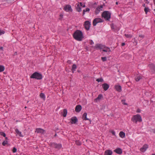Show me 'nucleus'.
I'll use <instances>...</instances> for the list:
<instances>
[{"instance_id": "f257e3e1", "label": "nucleus", "mask_w": 155, "mask_h": 155, "mask_svg": "<svg viewBox=\"0 0 155 155\" xmlns=\"http://www.w3.org/2000/svg\"><path fill=\"white\" fill-rule=\"evenodd\" d=\"M74 38L79 41H81L84 38L82 32L80 30H76L73 34Z\"/></svg>"}, {"instance_id": "f03ea898", "label": "nucleus", "mask_w": 155, "mask_h": 155, "mask_svg": "<svg viewBox=\"0 0 155 155\" xmlns=\"http://www.w3.org/2000/svg\"><path fill=\"white\" fill-rule=\"evenodd\" d=\"M111 14L109 11H104L102 14L101 16L104 18L106 21H109L111 18Z\"/></svg>"}, {"instance_id": "7ed1b4c3", "label": "nucleus", "mask_w": 155, "mask_h": 155, "mask_svg": "<svg viewBox=\"0 0 155 155\" xmlns=\"http://www.w3.org/2000/svg\"><path fill=\"white\" fill-rule=\"evenodd\" d=\"M30 78L40 80L43 77L41 73L37 72L34 73L30 76Z\"/></svg>"}, {"instance_id": "20e7f679", "label": "nucleus", "mask_w": 155, "mask_h": 155, "mask_svg": "<svg viewBox=\"0 0 155 155\" xmlns=\"http://www.w3.org/2000/svg\"><path fill=\"white\" fill-rule=\"evenodd\" d=\"M131 121L134 123L136 124L137 122H141L142 121L141 116L140 114H137L134 115L131 119Z\"/></svg>"}, {"instance_id": "39448f33", "label": "nucleus", "mask_w": 155, "mask_h": 155, "mask_svg": "<svg viewBox=\"0 0 155 155\" xmlns=\"http://www.w3.org/2000/svg\"><path fill=\"white\" fill-rule=\"evenodd\" d=\"M49 145L51 147L55 148L58 150L61 149L62 147V144L61 143H57L54 142H50Z\"/></svg>"}, {"instance_id": "423d86ee", "label": "nucleus", "mask_w": 155, "mask_h": 155, "mask_svg": "<svg viewBox=\"0 0 155 155\" xmlns=\"http://www.w3.org/2000/svg\"><path fill=\"white\" fill-rule=\"evenodd\" d=\"M103 20L100 18H95L93 21V26H95L98 23L102 22Z\"/></svg>"}, {"instance_id": "0eeeda50", "label": "nucleus", "mask_w": 155, "mask_h": 155, "mask_svg": "<svg viewBox=\"0 0 155 155\" xmlns=\"http://www.w3.org/2000/svg\"><path fill=\"white\" fill-rule=\"evenodd\" d=\"M63 9L66 12H72L73 10L70 5H67L64 6Z\"/></svg>"}, {"instance_id": "6e6552de", "label": "nucleus", "mask_w": 155, "mask_h": 155, "mask_svg": "<svg viewBox=\"0 0 155 155\" xmlns=\"http://www.w3.org/2000/svg\"><path fill=\"white\" fill-rule=\"evenodd\" d=\"M104 45L101 44H96L95 46L94 47V49H95L97 50H101L104 49Z\"/></svg>"}, {"instance_id": "1a4fd4ad", "label": "nucleus", "mask_w": 155, "mask_h": 155, "mask_svg": "<svg viewBox=\"0 0 155 155\" xmlns=\"http://www.w3.org/2000/svg\"><path fill=\"white\" fill-rule=\"evenodd\" d=\"M91 23L88 21H86L84 22V27L87 30H89L91 25Z\"/></svg>"}, {"instance_id": "9d476101", "label": "nucleus", "mask_w": 155, "mask_h": 155, "mask_svg": "<svg viewBox=\"0 0 155 155\" xmlns=\"http://www.w3.org/2000/svg\"><path fill=\"white\" fill-rule=\"evenodd\" d=\"M102 49V51L104 52H107L106 54L109 55L110 54V52L111 51L109 48L107 47L104 46V48Z\"/></svg>"}, {"instance_id": "9b49d317", "label": "nucleus", "mask_w": 155, "mask_h": 155, "mask_svg": "<svg viewBox=\"0 0 155 155\" xmlns=\"http://www.w3.org/2000/svg\"><path fill=\"white\" fill-rule=\"evenodd\" d=\"M78 122V119L75 116L73 117L71 119V122L72 124H76Z\"/></svg>"}, {"instance_id": "f8f14e48", "label": "nucleus", "mask_w": 155, "mask_h": 155, "mask_svg": "<svg viewBox=\"0 0 155 155\" xmlns=\"http://www.w3.org/2000/svg\"><path fill=\"white\" fill-rule=\"evenodd\" d=\"M103 8V6L102 5H101L98 6L97 8H96L95 11V13L96 15L98 14L100 12L101 10H102V8Z\"/></svg>"}, {"instance_id": "ddd939ff", "label": "nucleus", "mask_w": 155, "mask_h": 155, "mask_svg": "<svg viewBox=\"0 0 155 155\" xmlns=\"http://www.w3.org/2000/svg\"><path fill=\"white\" fill-rule=\"evenodd\" d=\"M87 114L86 113H84L82 115V118L84 120H88L90 121V123H91V120L90 119L87 118Z\"/></svg>"}, {"instance_id": "4468645a", "label": "nucleus", "mask_w": 155, "mask_h": 155, "mask_svg": "<svg viewBox=\"0 0 155 155\" xmlns=\"http://www.w3.org/2000/svg\"><path fill=\"white\" fill-rule=\"evenodd\" d=\"M148 147V145L147 144H145L142 147L140 148V150L142 152H144L146 151Z\"/></svg>"}, {"instance_id": "2eb2a0df", "label": "nucleus", "mask_w": 155, "mask_h": 155, "mask_svg": "<svg viewBox=\"0 0 155 155\" xmlns=\"http://www.w3.org/2000/svg\"><path fill=\"white\" fill-rule=\"evenodd\" d=\"M114 151L119 154H120L122 153V150L120 148H117L114 150Z\"/></svg>"}, {"instance_id": "dca6fc26", "label": "nucleus", "mask_w": 155, "mask_h": 155, "mask_svg": "<svg viewBox=\"0 0 155 155\" xmlns=\"http://www.w3.org/2000/svg\"><path fill=\"white\" fill-rule=\"evenodd\" d=\"M82 109V106L80 105H77L75 108V111L77 113L79 112Z\"/></svg>"}, {"instance_id": "f3484780", "label": "nucleus", "mask_w": 155, "mask_h": 155, "mask_svg": "<svg viewBox=\"0 0 155 155\" xmlns=\"http://www.w3.org/2000/svg\"><path fill=\"white\" fill-rule=\"evenodd\" d=\"M102 86L104 90L105 91L107 90L110 86L109 84L106 83L103 84H102Z\"/></svg>"}, {"instance_id": "a211bd4d", "label": "nucleus", "mask_w": 155, "mask_h": 155, "mask_svg": "<svg viewBox=\"0 0 155 155\" xmlns=\"http://www.w3.org/2000/svg\"><path fill=\"white\" fill-rule=\"evenodd\" d=\"M115 89L117 91L120 92L122 91V87L119 85H115L114 86Z\"/></svg>"}, {"instance_id": "6ab92c4d", "label": "nucleus", "mask_w": 155, "mask_h": 155, "mask_svg": "<svg viewBox=\"0 0 155 155\" xmlns=\"http://www.w3.org/2000/svg\"><path fill=\"white\" fill-rule=\"evenodd\" d=\"M36 132H37L38 133L43 134L45 133V130L41 128H38L36 129Z\"/></svg>"}, {"instance_id": "aec40b11", "label": "nucleus", "mask_w": 155, "mask_h": 155, "mask_svg": "<svg viewBox=\"0 0 155 155\" xmlns=\"http://www.w3.org/2000/svg\"><path fill=\"white\" fill-rule=\"evenodd\" d=\"M112 151L110 150H106L104 152V155H112Z\"/></svg>"}, {"instance_id": "412c9836", "label": "nucleus", "mask_w": 155, "mask_h": 155, "mask_svg": "<svg viewBox=\"0 0 155 155\" xmlns=\"http://www.w3.org/2000/svg\"><path fill=\"white\" fill-rule=\"evenodd\" d=\"M103 95L101 94H99L98 97L95 99V101L97 102L98 101H100L103 97Z\"/></svg>"}, {"instance_id": "4be33fe9", "label": "nucleus", "mask_w": 155, "mask_h": 155, "mask_svg": "<svg viewBox=\"0 0 155 155\" xmlns=\"http://www.w3.org/2000/svg\"><path fill=\"white\" fill-rule=\"evenodd\" d=\"M62 115L64 117L66 116L67 114V110L66 109H64L63 110V112L62 113Z\"/></svg>"}, {"instance_id": "5701e85b", "label": "nucleus", "mask_w": 155, "mask_h": 155, "mask_svg": "<svg viewBox=\"0 0 155 155\" xmlns=\"http://www.w3.org/2000/svg\"><path fill=\"white\" fill-rule=\"evenodd\" d=\"M2 145L3 146H5L6 144L8 146H10V144L8 142L7 140H4L2 143Z\"/></svg>"}, {"instance_id": "b1692460", "label": "nucleus", "mask_w": 155, "mask_h": 155, "mask_svg": "<svg viewBox=\"0 0 155 155\" xmlns=\"http://www.w3.org/2000/svg\"><path fill=\"white\" fill-rule=\"evenodd\" d=\"M15 131L17 134L19 135L20 137H23V136L21 134V132H20L16 128L15 129Z\"/></svg>"}, {"instance_id": "393cba45", "label": "nucleus", "mask_w": 155, "mask_h": 155, "mask_svg": "<svg viewBox=\"0 0 155 155\" xmlns=\"http://www.w3.org/2000/svg\"><path fill=\"white\" fill-rule=\"evenodd\" d=\"M119 135L120 137L122 138H124L125 137V133L123 131H120Z\"/></svg>"}, {"instance_id": "a878e982", "label": "nucleus", "mask_w": 155, "mask_h": 155, "mask_svg": "<svg viewBox=\"0 0 155 155\" xmlns=\"http://www.w3.org/2000/svg\"><path fill=\"white\" fill-rule=\"evenodd\" d=\"M149 67L150 69L153 70V71H155V67L153 64H150L149 65Z\"/></svg>"}, {"instance_id": "bb28decb", "label": "nucleus", "mask_w": 155, "mask_h": 155, "mask_svg": "<svg viewBox=\"0 0 155 155\" xmlns=\"http://www.w3.org/2000/svg\"><path fill=\"white\" fill-rule=\"evenodd\" d=\"M77 67V66L75 64H74L72 65L71 70L73 73H74V71H75Z\"/></svg>"}, {"instance_id": "cd10ccee", "label": "nucleus", "mask_w": 155, "mask_h": 155, "mask_svg": "<svg viewBox=\"0 0 155 155\" xmlns=\"http://www.w3.org/2000/svg\"><path fill=\"white\" fill-rule=\"evenodd\" d=\"M40 97L42 99L44 100H45V94L43 93H41L40 94Z\"/></svg>"}, {"instance_id": "c85d7f7f", "label": "nucleus", "mask_w": 155, "mask_h": 155, "mask_svg": "<svg viewBox=\"0 0 155 155\" xmlns=\"http://www.w3.org/2000/svg\"><path fill=\"white\" fill-rule=\"evenodd\" d=\"M90 11V9L89 8H86L85 9H84L83 11V13L82 15L83 16L85 14V12H89Z\"/></svg>"}, {"instance_id": "c756f323", "label": "nucleus", "mask_w": 155, "mask_h": 155, "mask_svg": "<svg viewBox=\"0 0 155 155\" xmlns=\"http://www.w3.org/2000/svg\"><path fill=\"white\" fill-rule=\"evenodd\" d=\"M142 76L140 75H138L135 78V80L137 81H138L140 80L142 78Z\"/></svg>"}, {"instance_id": "7c9ffc66", "label": "nucleus", "mask_w": 155, "mask_h": 155, "mask_svg": "<svg viewBox=\"0 0 155 155\" xmlns=\"http://www.w3.org/2000/svg\"><path fill=\"white\" fill-rule=\"evenodd\" d=\"M77 10L78 12H80L81 11V8L80 7V5L78 4L76 7Z\"/></svg>"}, {"instance_id": "2f4dec72", "label": "nucleus", "mask_w": 155, "mask_h": 155, "mask_svg": "<svg viewBox=\"0 0 155 155\" xmlns=\"http://www.w3.org/2000/svg\"><path fill=\"white\" fill-rule=\"evenodd\" d=\"M124 35L125 37L128 38H131L132 37V36L131 34H125Z\"/></svg>"}, {"instance_id": "473e14b6", "label": "nucleus", "mask_w": 155, "mask_h": 155, "mask_svg": "<svg viewBox=\"0 0 155 155\" xmlns=\"http://www.w3.org/2000/svg\"><path fill=\"white\" fill-rule=\"evenodd\" d=\"M5 70V67L3 65H0V72L3 71Z\"/></svg>"}, {"instance_id": "72a5a7b5", "label": "nucleus", "mask_w": 155, "mask_h": 155, "mask_svg": "<svg viewBox=\"0 0 155 155\" xmlns=\"http://www.w3.org/2000/svg\"><path fill=\"white\" fill-rule=\"evenodd\" d=\"M96 81L98 82H102L103 81V79L102 78H97L96 80Z\"/></svg>"}, {"instance_id": "f704fd0d", "label": "nucleus", "mask_w": 155, "mask_h": 155, "mask_svg": "<svg viewBox=\"0 0 155 155\" xmlns=\"http://www.w3.org/2000/svg\"><path fill=\"white\" fill-rule=\"evenodd\" d=\"M144 37V35H139V38H138V39L140 41Z\"/></svg>"}, {"instance_id": "c9c22d12", "label": "nucleus", "mask_w": 155, "mask_h": 155, "mask_svg": "<svg viewBox=\"0 0 155 155\" xmlns=\"http://www.w3.org/2000/svg\"><path fill=\"white\" fill-rule=\"evenodd\" d=\"M101 59L103 62H104L107 60V58L106 57H102L101 58Z\"/></svg>"}, {"instance_id": "e433bc0d", "label": "nucleus", "mask_w": 155, "mask_h": 155, "mask_svg": "<svg viewBox=\"0 0 155 155\" xmlns=\"http://www.w3.org/2000/svg\"><path fill=\"white\" fill-rule=\"evenodd\" d=\"M149 9L148 7H145L144 9V11L146 13V14H147V12L149 11Z\"/></svg>"}, {"instance_id": "4c0bfd02", "label": "nucleus", "mask_w": 155, "mask_h": 155, "mask_svg": "<svg viewBox=\"0 0 155 155\" xmlns=\"http://www.w3.org/2000/svg\"><path fill=\"white\" fill-rule=\"evenodd\" d=\"M0 134L2 136H3L4 137H5L6 136V134H5L3 132H1L0 131Z\"/></svg>"}, {"instance_id": "58836bf2", "label": "nucleus", "mask_w": 155, "mask_h": 155, "mask_svg": "<svg viewBox=\"0 0 155 155\" xmlns=\"http://www.w3.org/2000/svg\"><path fill=\"white\" fill-rule=\"evenodd\" d=\"M5 33V31L3 30H2L0 29V35L4 34Z\"/></svg>"}, {"instance_id": "ea45409f", "label": "nucleus", "mask_w": 155, "mask_h": 155, "mask_svg": "<svg viewBox=\"0 0 155 155\" xmlns=\"http://www.w3.org/2000/svg\"><path fill=\"white\" fill-rule=\"evenodd\" d=\"M17 150V149L15 147H14L12 150V151L13 153H15L16 152Z\"/></svg>"}, {"instance_id": "a19ab883", "label": "nucleus", "mask_w": 155, "mask_h": 155, "mask_svg": "<svg viewBox=\"0 0 155 155\" xmlns=\"http://www.w3.org/2000/svg\"><path fill=\"white\" fill-rule=\"evenodd\" d=\"M79 4L81 6H82L83 8H84L86 7L85 5L84 4V5H83V4L82 2H80Z\"/></svg>"}, {"instance_id": "79ce46f5", "label": "nucleus", "mask_w": 155, "mask_h": 155, "mask_svg": "<svg viewBox=\"0 0 155 155\" xmlns=\"http://www.w3.org/2000/svg\"><path fill=\"white\" fill-rule=\"evenodd\" d=\"M77 145L80 146L81 144V143L79 141H76V143Z\"/></svg>"}, {"instance_id": "37998d69", "label": "nucleus", "mask_w": 155, "mask_h": 155, "mask_svg": "<svg viewBox=\"0 0 155 155\" xmlns=\"http://www.w3.org/2000/svg\"><path fill=\"white\" fill-rule=\"evenodd\" d=\"M110 26H111V28L112 29H114V25L113 24V23L111 24L110 25Z\"/></svg>"}, {"instance_id": "c03bdc74", "label": "nucleus", "mask_w": 155, "mask_h": 155, "mask_svg": "<svg viewBox=\"0 0 155 155\" xmlns=\"http://www.w3.org/2000/svg\"><path fill=\"white\" fill-rule=\"evenodd\" d=\"M63 14H61L60 15V18H59V20H61L63 17Z\"/></svg>"}, {"instance_id": "a18cd8bd", "label": "nucleus", "mask_w": 155, "mask_h": 155, "mask_svg": "<svg viewBox=\"0 0 155 155\" xmlns=\"http://www.w3.org/2000/svg\"><path fill=\"white\" fill-rule=\"evenodd\" d=\"M111 133L114 136H115V133L114 131V130H111Z\"/></svg>"}, {"instance_id": "49530a36", "label": "nucleus", "mask_w": 155, "mask_h": 155, "mask_svg": "<svg viewBox=\"0 0 155 155\" xmlns=\"http://www.w3.org/2000/svg\"><path fill=\"white\" fill-rule=\"evenodd\" d=\"M90 44L91 45H93L94 44V42L92 40H90Z\"/></svg>"}, {"instance_id": "de8ad7c7", "label": "nucleus", "mask_w": 155, "mask_h": 155, "mask_svg": "<svg viewBox=\"0 0 155 155\" xmlns=\"http://www.w3.org/2000/svg\"><path fill=\"white\" fill-rule=\"evenodd\" d=\"M141 110L139 109H138L137 110V113H140V112Z\"/></svg>"}, {"instance_id": "09e8293b", "label": "nucleus", "mask_w": 155, "mask_h": 155, "mask_svg": "<svg viewBox=\"0 0 155 155\" xmlns=\"http://www.w3.org/2000/svg\"><path fill=\"white\" fill-rule=\"evenodd\" d=\"M144 1L146 3L148 4L149 3V2L147 0H144Z\"/></svg>"}, {"instance_id": "8fccbe9b", "label": "nucleus", "mask_w": 155, "mask_h": 155, "mask_svg": "<svg viewBox=\"0 0 155 155\" xmlns=\"http://www.w3.org/2000/svg\"><path fill=\"white\" fill-rule=\"evenodd\" d=\"M101 53L102 54L103 56H104V55H106V53H104V52H102Z\"/></svg>"}, {"instance_id": "3c124183", "label": "nucleus", "mask_w": 155, "mask_h": 155, "mask_svg": "<svg viewBox=\"0 0 155 155\" xmlns=\"http://www.w3.org/2000/svg\"><path fill=\"white\" fill-rule=\"evenodd\" d=\"M125 45V43H124V42L122 43L121 44V46H124Z\"/></svg>"}, {"instance_id": "603ef678", "label": "nucleus", "mask_w": 155, "mask_h": 155, "mask_svg": "<svg viewBox=\"0 0 155 155\" xmlns=\"http://www.w3.org/2000/svg\"><path fill=\"white\" fill-rule=\"evenodd\" d=\"M67 63L68 64H71V61L70 60H68L67 61Z\"/></svg>"}, {"instance_id": "864d4df0", "label": "nucleus", "mask_w": 155, "mask_h": 155, "mask_svg": "<svg viewBox=\"0 0 155 155\" xmlns=\"http://www.w3.org/2000/svg\"><path fill=\"white\" fill-rule=\"evenodd\" d=\"M0 49L1 50H3V47H0Z\"/></svg>"}, {"instance_id": "5fc2aeb1", "label": "nucleus", "mask_w": 155, "mask_h": 155, "mask_svg": "<svg viewBox=\"0 0 155 155\" xmlns=\"http://www.w3.org/2000/svg\"><path fill=\"white\" fill-rule=\"evenodd\" d=\"M142 6L144 7H145V8L146 7V5L145 4H143L142 5Z\"/></svg>"}, {"instance_id": "6e6d98bb", "label": "nucleus", "mask_w": 155, "mask_h": 155, "mask_svg": "<svg viewBox=\"0 0 155 155\" xmlns=\"http://www.w3.org/2000/svg\"><path fill=\"white\" fill-rule=\"evenodd\" d=\"M5 137V140H7H7H8V139L7 137Z\"/></svg>"}, {"instance_id": "4d7b16f0", "label": "nucleus", "mask_w": 155, "mask_h": 155, "mask_svg": "<svg viewBox=\"0 0 155 155\" xmlns=\"http://www.w3.org/2000/svg\"><path fill=\"white\" fill-rule=\"evenodd\" d=\"M57 136V134L55 133V134H54V137H56Z\"/></svg>"}, {"instance_id": "13d9d810", "label": "nucleus", "mask_w": 155, "mask_h": 155, "mask_svg": "<svg viewBox=\"0 0 155 155\" xmlns=\"http://www.w3.org/2000/svg\"><path fill=\"white\" fill-rule=\"evenodd\" d=\"M154 5H155V0H153Z\"/></svg>"}, {"instance_id": "bf43d9fd", "label": "nucleus", "mask_w": 155, "mask_h": 155, "mask_svg": "<svg viewBox=\"0 0 155 155\" xmlns=\"http://www.w3.org/2000/svg\"><path fill=\"white\" fill-rule=\"evenodd\" d=\"M3 1H8L10 0H2Z\"/></svg>"}, {"instance_id": "052dcab7", "label": "nucleus", "mask_w": 155, "mask_h": 155, "mask_svg": "<svg viewBox=\"0 0 155 155\" xmlns=\"http://www.w3.org/2000/svg\"><path fill=\"white\" fill-rule=\"evenodd\" d=\"M14 55H17V52H16L14 53Z\"/></svg>"}, {"instance_id": "680f3d73", "label": "nucleus", "mask_w": 155, "mask_h": 155, "mask_svg": "<svg viewBox=\"0 0 155 155\" xmlns=\"http://www.w3.org/2000/svg\"><path fill=\"white\" fill-rule=\"evenodd\" d=\"M116 5H118V2H116Z\"/></svg>"}, {"instance_id": "e2e57ef3", "label": "nucleus", "mask_w": 155, "mask_h": 155, "mask_svg": "<svg viewBox=\"0 0 155 155\" xmlns=\"http://www.w3.org/2000/svg\"><path fill=\"white\" fill-rule=\"evenodd\" d=\"M124 105H127V103H124Z\"/></svg>"}, {"instance_id": "0e129e2a", "label": "nucleus", "mask_w": 155, "mask_h": 155, "mask_svg": "<svg viewBox=\"0 0 155 155\" xmlns=\"http://www.w3.org/2000/svg\"><path fill=\"white\" fill-rule=\"evenodd\" d=\"M102 5V6H105V4H104L103 5Z\"/></svg>"}, {"instance_id": "69168bd1", "label": "nucleus", "mask_w": 155, "mask_h": 155, "mask_svg": "<svg viewBox=\"0 0 155 155\" xmlns=\"http://www.w3.org/2000/svg\"><path fill=\"white\" fill-rule=\"evenodd\" d=\"M152 155H155V154L154 153H153L152 154Z\"/></svg>"}, {"instance_id": "338daca9", "label": "nucleus", "mask_w": 155, "mask_h": 155, "mask_svg": "<svg viewBox=\"0 0 155 155\" xmlns=\"http://www.w3.org/2000/svg\"><path fill=\"white\" fill-rule=\"evenodd\" d=\"M135 43H136V45H137V42H136V41H135Z\"/></svg>"}, {"instance_id": "774afa93", "label": "nucleus", "mask_w": 155, "mask_h": 155, "mask_svg": "<svg viewBox=\"0 0 155 155\" xmlns=\"http://www.w3.org/2000/svg\"><path fill=\"white\" fill-rule=\"evenodd\" d=\"M154 11H155V9H154Z\"/></svg>"}]
</instances>
